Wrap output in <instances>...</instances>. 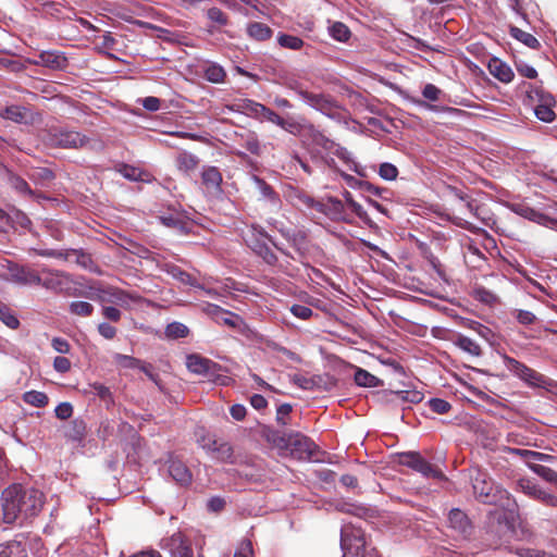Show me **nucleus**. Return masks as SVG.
Here are the masks:
<instances>
[{
  "label": "nucleus",
  "mask_w": 557,
  "mask_h": 557,
  "mask_svg": "<svg viewBox=\"0 0 557 557\" xmlns=\"http://www.w3.org/2000/svg\"><path fill=\"white\" fill-rule=\"evenodd\" d=\"M343 557H364L366 540L360 530H342Z\"/></svg>",
  "instance_id": "6"
},
{
  "label": "nucleus",
  "mask_w": 557,
  "mask_h": 557,
  "mask_svg": "<svg viewBox=\"0 0 557 557\" xmlns=\"http://www.w3.org/2000/svg\"><path fill=\"white\" fill-rule=\"evenodd\" d=\"M448 525L462 539H467L471 535L472 524L467 515L458 508H453L449 511Z\"/></svg>",
  "instance_id": "15"
},
{
  "label": "nucleus",
  "mask_w": 557,
  "mask_h": 557,
  "mask_svg": "<svg viewBox=\"0 0 557 557\" xmlns=\"http://www.w3.org/2000/svg\"><path fill=\"white\" fill-rule=\"evenodd\" d=\"M343 197L345 199L346 205L351 209V211L363 222H369V215L363 207L354 200V197L350 191L345 190L343 193Z\"/></svg>",
  "instance_id": "39"
},
{
  "label": "nucleus",
  "mask_w": 557,
  "mask_h": 557,
  "mask_svg": "<svg viewBox=\"0 0 557 557\" xmlns=\"http://www.w3.org/2000/svg\"><path fill=\"white\" fill-rule=\"evenodd\" d=\"M511 314L522 325H531L537 320L536 315L529 310L515 309Z\"/></svg>",
  "instance_id": "53"
},
{
  "label": "nucleus",
  "mask_w": 557,
  "mask_h": 557,
  "mask_svg": "<svg viewBox=\"0 0 557 557\" xmlns=\"http://www.w3.org/2000/svg\"><path fill=\"white\" fill-rule=\"evenodd\" d=\"M165 336L170 339L184 338L188 335V327L181 322H172L165 327Z\"/></svg>",
  "instance_id": "42"
},
{
  "label": "nucleus",
  "mask_w": 557,
  "mask_h": 557,
  "mask_svg": "<svg viewBox=\"0 0 557 557\" xmlns=\"http://www.w3.org/2000/svg\"><path fill=\"white\" fill-rule=\"evenodd\" d=\"M355 382L362 387H376L381 384V380L371 374L367 370L358 369L355 373Z\"/></svg>",
  "instance_id": "33"
},
{
  "label": "nucleus",
  "mask_w": 557,
  "mask_h": 557,
  "mask_svg": "<svg viewBox=\"0 0 557 557\" xmlns=\"http://www.w3.org/2000/svg\"><path fill=\"white\" fill-rule=\"evenodd\" d=\"M428 404L430 409L438 414L447 413L451 409V405L442 398H431Z\"/></svg>",
  "instance_id": "57"
},
{
  "label": "nucleus",
  "mask_w": 557,
  "mask_h": 557,
  "mask_svg": "<svg viewBox=\"0 0 557 557\" xmlns=\"http://www.w3.org/2000/svg\"><path fill=\"white\" fill-rule=\"evenodd\" d=\"M30 546L33 549H36L34 557H44L46 555V550L40 539H34L30 542ZM0 557H27V555L25 553V547L20 541H10L0 544Z\"/></svg>",
  "instance_id": "11"
},
{
  "label": "nucleus",
  "mask_w": 557,
  "mask_h": 557,
  "mask_svg": "<svg viewBox=\"0 0 557 557\" xmlns=\"http://www.w3.org/2000/svg\"><path fill=\"white\" fill-rule=\"evenodd\" d=\"M529 468L543 480L557 486V472L554 469L539 463H529Z\"/></svg>",
  "instance_id": "34"
},
{
  "label": "nucleus",
  "mask_w": 557,
  "mask_h": 557,
  "mask_svg": "<svg viewBox=\"0 0 557 557\" xmlns=\"http://www.w3.org/2000/svg\"><path fill=\"white\" fill-rule=\"evenodd\" d=\"M487 69L491 75L502 83H510L513 79L515 74L511 67L498 58L491 59Z\"/></svg>",
  "instance_id": "21"
},
{
  "label": "nucleus",
  "mask_w": 557,
  "mask_h": 557,
  "mask_svg": "<svg viewBox=\"0 0 557 557\" xmlns=\"http://www.w3.org/2000/svg\"><path fill=\"white\" fill-rule=\"evenodd\" d=\"M286 447L290 455L298 460H310L318 450V446L311 438L298 433L288 436Z\"/></svg>",
  "instance_id": "8"
},
{
  "label": "nucleus",
  "mask_w": 557,
  "mask_h": 557,
  "mask_svg": "<svg viewBox=\"0 0 557 557\" xmlns=\"http://www.w3.org/2000/svg\"><path fill=\"white\" fill-rule=\"evenodd\" d=\"M247 34L256 40L263 41L271 38L272 29L263 23L252 22L247 26Z\"/></svg>",
  "instance_id": "29"
},
{
  "label": "nucleus",
  "mask_w": 557,
  "mask_h": 557,
  "mask_svg": "<svg viewBox=\"0 0 557 557\" xmlns=\"http://www.w3.org/2000/svg\"><path fill=\"white\" fill-rule=\"evenodd\" d=\"M226 76V73L224 69L218 64H209L205 69V77L210 83L220 84L224 82V78Z\"/></svg>",
  "instance_id": "40"
},
{
  "label": "nucleus",
  "mask_w": 557,
  "mask_h": 557,
  "mask_svg": "<svg viewBox=\"0 0 557 557\" xmlns=\"http://www.w3.org/2000/svg\"><path fill=\"white\" fill-rule=\"evenodd\" d=\"M282 236L302 256L307 250V233L299 228L281 227Z\"/></svg>",
  "instance_id": "18"
},
{
  "label": "nucleus",
  "mask_w": 557,
  "mask_h": 557,
  "mask_svg": "<svg viewBox=\"0 0 557 557\" xmlns=\"http://www.w3.org/2000/svg\"><path fill=\"white\" fill-rule=\"evenodd\" d=\"M198 163V158L187 151L181 152L176 158L177 169L186 174L194 171Z\"/></svg>",
  "instance_id": "30"
},
{
  "label": "nucleus",
  "mask_w": 557,
  "mask_h": 557,
  "mask_svg": "<svg viewBox=\"0 0 557 557\" xmlns=\"http://www.w3.org/2000/svg\"><path fill=\"white\" fill-rule=\"evenodd\" d=\"M172 275L184 284L196 286V280L189 273L181 270L180 268H174L172 270Z\"/></svg>",
  "instance_id": "63"
},
{
  "label": "nucleus",
  "mask_w": 557,
  "mask_h": 557,
  "mask_svg": "<svg viewBox=\"0 0 557 557\" xmlns=\"http://www.w3.org/2000/svg\"><path fill=\"white\" fill-rule=\"evenodd\" d=\"M345 178L350 185L354 182V183L358 184L361 189H363L372 195L379 196V197H382V193L386 190L384 188L374 186L369 182H361V181L357 182L356 178L351 175H345Z\"/></svg>",
  "instance_id": "55"
},
{
  "label": "nucleus",
  "mask_w": 557,
  "mask_h": 557,
  "mask_svg": "<svg viewBox=\"0 0 557 557\" xmlns=\"http://www.w3.org/2000/svg\"><path fill=\"white\" fill-rule=\"evenodd\" d=\"M69 311L78 317H89L94 311V306L87 301H72Z\"/></svg>",
  "instance_id": "46"
},
{
  "label": "nucleus",
  "mask_w": 557,
  "mask_h": 557,
  "mask_svg": "<svg viewBox=\"0 0 557 557\" xmlns=\"http://www.w3.org/2000/svg\"><path fill=\"white\" fill-rule=\"evenodd\" d=\"M290 312L298 319L308 320L312 317L313 311L311 308L304 305H293Z\"/></svg>",
  "instance_id": "59"
},
{
  "label": "nucleus",
  "mask_w": 557,
  "mask_h": 557,
  "mask_svg": "<svg viewBox=\"0 0 557 557\" xmlns=\"http://www.w3.org/2000/svg\"><path fill=\"white\" fill-rule=\"evenodd\" d=\"M253 181L263 198L268 199L269 201L273 202L274 205H277L280 202V198H278L277 194L274 191V189L268 183H265V181H263L262 178H260L258 176H253Z\"/></svg>",
  "instance_id": "38"
},
{
  "label": "nucleus",
  "mask_w": 557,
  "mask_h": 557,
  "mask_svg": "<svg viewBox=\"0 0 557 557\" xmlns=\"http://www.w3.org/2000/svg\"><path fill=\"white\" fill-rule=\"evenodd\" d=\"M33 63L51 70H62L66 66L67 59L57 51H41Z\"/></svg>",
  "instance_id": "17"
},
{
  "label": "nucleus",
  "mask_w": 557,
  "mask_h": 557,
  "mask_svg": "<svg viewBox=\"0 0 557 557\" xmlns=\"http://www.w3.org/2000/svg\"><path fill=\"white\" fill-rule=\"evenodd\" d=\"M12 280L21 285H39V272L26 267L14 265L10 268Z\"/></svg>",
  "instance_id": "19"
},
{
  "label": "nucleus",
  "mask_w": 557,
  "mask_h": 557,
  "mask_svg": "<svg viewBox=\"0 0 557 557\" xmlns=\"http://www.w3.org/2000/svg\"><path fill=\"white\" fill-rule=\"evenodd\" d=\"M233 557H255L253 546L250 540H242L234 552Z\"/></svg>",
  "instance_id": "54"
},
{
  "label": "nucleus",
  "mask_w": 557,
  "mask_h": 557,
  "mask_svg": "<svg viewBox=\"0 0 557 557\" xmlns=\"http://www.w3.org/2000/svg\"><path fill=\"white\" fill-rule=\"evenodd\" d=\"M511 210L518 215L528 219L532 222H535L540 225L555 227L557 226V219L550 218L547 214H544L528 205L524 203H515L511 206Z\"/></svg>",
  "instance_id": "14"
},
{
  "label": "nucleus",
  "mask_w": 557,
  "mask_h": 557,
  "mask_svg": "<svg viewBox=\"0 0 557 557\" xmlns=\"http://www.w3.org/2000/svg\"><path fill=\"white\" fill-rule=\"evenodd\" d=\"M160 546L166 550L171 557H193V549L186 543L184 535L176 532L169 537L162 539Z\"/></svg>",
  "instance_id": "13"
},
{
  "label": "nucleus",
  "mask_w": 557,
  "mask_h": 557,
  "mask_svg": "<svg viewBox=\"0 0 557 557\" xmlns=\"http://www.w3.org/2000/svg\"><path fill=\"white\" fill-rule=\"evenodd\" d=\"M517 490L524 495L541 502L545 506L557 507V496L543 490L531 479H519L517 481Z\"/></svg>",
  "instance_id": "9"
},
{
  "label": "nucleus",
  "mask_w": 557,
  "mask_h": 557,
  "mask_svg": "<svg viewBox=\"0 0 557 557\" xmlns=\"http://www.w3.org/2000/svg\"><path fill=\"white\" fill-rule=\"evenodd\" d=\"M65 253H70L69 260H74L77 264H79L84 269H87L90 271L92 270L94 261H92L90 255H88L82 250H76V249L66 250Z\"/></svg>",
  "instance_id": "41"
},
{
  "label": "nucleus",
  "mask_w": 557,
  "mask_h": 557,
  "mask_svg": "<svg viewBox=\"0 0 557 557\" xmlns=\"http://www.w3.org/2000/svg\"><path fill=\"white\" fill-rule=\"evenodd\" d=\"M262 103L253 101L251 99H238L228 106V109L234 112L245 113L248 116L259 119V112Z\"/></svg>",
  "instance_id": "23"
},
{
  "label": "nucleus",
  "mask_w": 557,
  "mask_h": 557,
  "mask_svg": "<svg viewBox=\"0 0 557 557\" xmlns=\"http://www.w3.org/2000/svg\"><path fill=\"white\" fill-rule=\"evenodd\" d=\"M50 141L52 145L65 149L101 150L103 148V143L101 140L67 129L51 131Z\"/></svg>",
  "instance_id": "3"
},
{
  "label": "nucleus",
  "mask_w": 557,
  "mask_h": 557,
  "mask_svg": "<svg viewBox=\"0 0 557 557\" xmlns=\"http://www.w3.org/2000/svg\"><path fill=\"white\" fill-rule=\"evenodd\" d=\"M202 184L207 190L218 194L221 190L222 175L218 168L207 166L201 172Z\"/></svg>",
  "instance_id": "22"
},
{
  "label": "nucleus",
  "mask_w": 557,
  "mask_h": 557,
  "mask_svg": "<svg viewBox=\"0 0 557 557\" xmlns=\"http://www.w3.org/2000/svg\"><path fill=\"white\" fill-rule=\"evenodd\" d=\"M160 220H161L162 224H164L165 226L176 228L181 233L186 234L189 232L188 224L178 216L170 214V215L161 216Z\"/></svg>",
  "instance_id": "47"
},
{
  "label": "nucleus",
  "mask_w": 557,
  "mask_h": 557,
  "mask_svg": "<svg viewBox=\"0 0 557 557\" xmlns=\"http://www.w3.org/2000/svg\"><path fill=\"white\" fill-rule=\"evenodd\" d=\"M473 494L483 504L508 507L510 494L507 490L494 483L486 472L479 469L471 475Z\"/></svg>",
  "instance_id": "2"
},
{
  "label": "nucleus",
  "mask_w": 557,
  "mask_h": 557,
  "mask_svg": "<svg viewBox=\"0 0 557 557\" xmlns=\"http://www.w3.org/2000/svg\"><path fill=\"white\" fill-rule=\"evenodd\" d=\"M515 64H516L517 71L520 75H522L527 78H531V79H533L537 76L536 70L533 66L527 64L525 62L516 61Z\"/></svg>",
  "instance_id": "60"
},
{
  "label": "nucleus",
  "mask_w": 557,
  "mask_h": 557,
  "mask_svg": "<svg viewBox=\"0 0 557 557\" xmlns=\"http://www.w3.org/2000/svg\"><path fill=\"white\" fill-rule=\"evenodd\" d=\"M510 35L531 49H539L541 47L540 41L532 34L519 27L512 26L510 28Z\"/></svg>",
  "instance_id": "31"
},
{
  "label": "nucleus",
  "mask_w": 557,
  "mask_h": 557,
  "mask_svg": "<svg viewBox=\"0 0 557 557\" xmlns=\"http://www.w3.org/2000/svg\"><path fill=\"white\" fill-rule=\"evenodd\" d=\"M441 94L442 90L433 84H426L422 90L423 97L431 101H437Z\"/></svg>",
  "instance_id": "64"
},
{
  "label": "nucleus",
  "mask_w": 557,
  "mask_h": 557,
  "mask_svg": "<svg viewBox=\"0 0 557 557\" xmlns=\"http://www.w3.org/2000/svg\"><path fill=\"white\" fill-rule=\"evenodd\" d=\"M330 35L332 38H334L337 41L345 42L350 37L351 33L349 28L341 23L335 22L330 28H329Z\"/></svg>",
  "instance_id": "44"
},
{
  "label": "nucleus",
  "mask_w": 557,
  "mask_h": 557,
  "mask_svg": "<svg viewBox=\"0 0 557 557\" xmlns=\"http://www.w3.org/2000/svg\"><path fill=\"white\" fill-rule=\"evenodd\" d=\"M249 246L253 250V252H256L259 257L263 259L265 263L274 265L277 262L276 255L267 245V243L261 242L259 239H255L249 243Z\"/></svg>",
  "instance_id": "26"
},
{
  "label": "nucleus",
  "mask_w": 557,
  "mask_h": 557,
  "mask_svg": "<svg viewBox=\"0 0 557 557\" xmlns=\"http://www.w3.org/2000/svg\"><path fill=\"white\" fill-rule=\"evenodd\" d=\"M449 191L457 199L465 201L467 209L471 213L475 214L476 207L474 206V203L471 200L468 199V196L462 190H460L456 187H449Z\"/></svg>",
  "instance_id": "61"
},
{
  "label": "nucleus",
  "mask_w": 557,
  "mask_h": 557,
  "mask_svg": "<svg viewBox=\"0 0 557 557\" xmlns=\"http://www.w3.org/2000/svg\"><path fill=\"white\" fill-rule=\"evenodd\" d=\"M453 344L471 356L480 357L482 355L481 346L475 341L461 333L454 336Z\"/></svg>",
  "instance_id": "24"
},
{
  "label": "nucleus",
  "mask_w": 557,
  "mask_h": 557,
  "mask_svg": "<svg viewBox=\"0 0 557 557\" xmlns=\"http://www.w3.org/2000/svg\"><path fill=\"white\" fill-rule=\"evenodd\" d=\"M317 211L323 213L332 221L352 222V219L345 211L344 203L335 197H329L325 202L320 201V205H317Z\"/></svg>",
  "instance_id": "12"
},
{
  "label": "nucleus",
  "mask_w": 557,
  "mask_h": 557,
  "mask_svg": "<svg viewBox=\"0 0 557 557\" xmlns=\"http://www.w3.org/2000/svg\"><path fill=\"white\" fill-rule=\"evenodd\" d=\"M0 320L12 330H15L20 326L18 319L4 305H0Z\"/></svg>",
  "instance_id": "50"
},
{
  "label": "nucleus",
  "mask_w": 557,
  "mask_h": 557,
  "mask_svg": "<svg viewBox=\"0 0 557 557\" xmlns=\"http://www.w3.org/2000/svg\"><path fill=\"white\" fill-rule=\"evenodd\" d=\"M119 172L125 177L126 180L134 181V182H148V174L144 172L143 170L128 165V164H122L119 169Z\"/></svg>",
  "instance_id": "35"
},
{
  "label": "nucleus",
  "mask_w": 557,
  "mask_h": 557,
  "mask_svg": "<svg viewBox=\"0 0 557 557\" xmlns=\"http://www.w3.org/2000/svg\"><path fill=\"white\" fill-rule=\"evenodd\" d=\"M543 102L542 104H537L534 108L535 116L546 123L553 122L556 117L555 112L550 108L553 98L550 96H546L542 98Z\"/></svg>",
  "instance_id": "28"
},
{
  "label": "nucleus",
  "mask_w": 557,
  "mask_h": 557,
  "mask_svg": "<svg viewBox=\"0 0 557 557\" xmlns=\"http://www.w3.org/2000/svg\"><path fill=\"white\" fill-rule=\"evenodd\" d=\"M54 412L57 418L66 420L73 414V406L66 401L61 403L55 407Z\"/></svg>",
  "instance_id": "62"
},
{
  "label": "nucleus",
  "mask_w": 557,
  "mask_h": 557,
  "mask_svg": "<svg viewBox=\"0 0 557 557\" xmlns=\"http://www.w3.org/2000/svg\"><path fill=\"white\" fill-rule=\"evenodd\" d=\"M207 17L211 22L218 24L219 26H225L228 23L227 15L222 10H220L219 8H215V7L210 8L207 11Z\"/></svg>",
  "instance_id": "56"
},
{
  "label": "nucleus",
  "mask_w": 557,
  "mask_h": 557,
  "mask_svg": "<svg viewBox=\"0 0 557 557\" xmlns=\"http://www.w3.org/2000/svg\"><path fill=\"white\" fill-rule=\"evenodd\" d=\"M300 137H302L308 144L320 147L325 151H332L335 147V143L327 138L312 124H305L302 132H300Z\"/></svg>",
  "instance_id": "16"
},
{
  "label": "nucleus",
  "mask_w": 557,
  "mask_h": 557,
  "mask_svg": "<svg viewBox=\"0 0 557 557\" xmlns=\"http://www.w3.org/2000/svg\"><path fill=\"white\" fill-rule=\"evenodd\" d=\"M23 400L30 406L42 408L48 405L49 398L44 392L29 391L23 394Z\"/></svg>",
  "instance_id": "36"
},
{
  "label": "nucleus",
  "mask_w": 557,
  "mask_h": 557,
  "mask_svg": "<svg viewBox=\"0 0 557 557\" xmlns=\"http://www.w3.org/2000/svg\"><path fill=\"white\" fill-rule=\"evenodd\" d=\"M39 285L57 294L64 293L70 288V275L60 270L42 268L39 271Z\"/></svg>",
  "instance_id": "7"
},
{
  "label": "nucleus",
  "mask_w": 557,
  "mask_h": 557,
  "mask_svg": "<svg viewBox=\"0 0 557 557\" xmlns=\"http://www.w3.org/2000/svg\"><path fill=\"white\" fill-rule=\"evenodd\" d=\"M208 449L216 453L218 459L223 462H234L233 447L231 444L223 442L219 443L218 441H212V443L208 446Z\"/></svg>",
  "instance_id": "27"
},
{
  "label": "nucleus",
  "mask_w": 557,
  "mask_h": 557,
  "mask_svg": "<svg viewBox=\"0 0 557 557\" xmlns=\"http://www.w3.org/2000/svg\"><path fill=\"white\" fill-rule=\"evenodd\" d=\"M11 187L22 195H33V190L30 189L28 183L18 175H11L9 178Z\"/></svg>",
  "instance_id": "51"
},
{
  "label": "nucleus",
  "mask_w": 557,
  "mask_h": 557,
  "mask_svg": "<svg viewBox=\"0 0 557 557\" xmlns=\"http://www.w3.org/2000/svg\"><path fill=\"white\" fill-rule=\"evenodd\" d=\"M510 453L513 455H517L523 459H534V460H539V461H547L553 458L552 456L540 453V451L520 449V448H511Z\"/></svg>",
  "instance_id": "48"
},
{
  "label": "nucleus",
  "mask_w": 557,
  "mask_h": 557,
  "mask_svg": "<svg viewBox=\"0 0 557 557\" xmlns=\"http://www.w3.org/2000/svg\"><path fill=\"white\" fill-rule=\"evenodd\" d=\"M0 115L3 117V119H7V120H10V121H13L15 123H24L25 120H26V115H27V110L25 107H21V106H10V107H7L1 113Z\"/></svg>",
  "instance_id": "32"
},
{
  "label": "nucleus",
  "mask_w": 557,
  "mask_h": 557,
  "mask_svg": "<svg viewBox=\"0 0 557 557\" xmlns=\"http://www.w3.org/2000/svg\"><path fill=\"white\" fill-rule=\"evenodd\" d=\"M379 175L385 181H394L398 176V169L389 162H383L379 166Z\"/></svg>",
  "instance_id": "52"
},
{
  "label": "nucleus",
  "mask_w": 557,
  "mask_h": 557,
  "mask_svg": "<svg viewBox=\"0 0 557 557\" xmlns=\"http://www.w3.org/2000/svg\"><path fill=\"white\" fill-rule=\"evenodd\" d=\"M503 360L505 367L513 375L525 382L528 385L534 387H542L546 384V377L543 374L529 368L527 364L520 362L519 360L507 355L503 356Z\"/></svg>",
  "instance_id": "4"
},
{
  "label": "nucleus",
  "mask_w": 557,
  "mask_h": 557,
  "mask_svg": "<svg viewBox=\"0 0 557 557\" xmlns=\"http://www.w3.org/2000/svg\"><path fill=\"white\" fill-rule=\"evenodd\" d=\"M113 361L115 362L116 366L123 369H139L143 362L141 360L134 358L132 356L122 355L117 352L113 355Z\"/></svg>",
  "instance_id": "45"
},
{
  "label": "nucleus",
  "mask_w": 557,
  "mask_h": 557,
  "mask_svg": "<svg viewBox=\"0 0 557 557\" xmlns=\"http://www.w3.org/2000/svg\"><path fill=\"white\" fill-rule=\"evenodd\" d=\"M169 473L171 478L182 486H187L191 483V472L187 466L178 459L169 460Z\"/></svg>",
  "instance_id": "20"
},
{
  "label": "nucleus",
  "mask_w": 557,
  "mask_h": 557,
  "mask_svg": "<svg viewBox=\"0 0 557 557\" xmlns=\"http://www.w3.org/2000/svg\"><path fill=\"white\" fill-rule=\"evenodd\" d=\"M45 503L44 493L33 487L14 484L2 492L3 522L24 523L36 517Z\"/></svg>",
  "instance_id": "1"
},
{
  "label": "nucleus",
  "mask_w": 557,
  "mask_h": 557,
  "mask_svg": "<svg viewBox=\"0 0 557 557\" xmlns=\"http://www.w3.org/2000/svg\"><path fill=\"white\" fill-rule=\"evenodd\" d=\"M187 369L196 374H206L215 363L199 355H189L186 361Z\"/></svg>",
  "instance_id": "25"
},
{
  "label": "nucleus",
  "mask_w": 557,
  "mask_h": 557,
  "mask_svg": "<svg viewBox=\"0 0 557 557\" xmlns=\"http://www.w3.org/2000/svg\"><path fill=\"white\" fill-rule=\"evenodd\" d=\"M277 42L281 47L290 50H300L304 46V40L297 36L280 34Z\"/></svg>",
  "instance_id": "43"
},
{
  "label": "nucleus",
  "mask_w": 557,
  "mask_h": 557,
  "mask_svg": "<svg viewBox=\"0 0 557 557\" xmlns=\"http://www.w3.org/2000/svg\"><path fill=\"white\" fill-rule=\"evenodd\" d=\"M86 433V424L82 419H74L70 423V428L66 432V436L75 442H81Z\"/></svg>",
  "instance_id": "37"
},
{
  "label": "nucleus",
  "mask_w": 557,
  "mask_h": 557,
  "mask_svg": "<svg viewBox=\"0 0 557 557\" xmlns=\"http://www.w3.org/2000/svg\"><path fill=\"white\" fill-rule=\"evenodd\" d=\"M293 383L302 389H313L317 386V377H307L300 374H295L292 379Z\"/></svg>",
  "instance_id": "58"
},
{
  "label": "nucleus",
  "mask_w": 557,
  "mask_h": 557,
  "mask_svg": "<svg viewBox=\"0 0 557 557\" xmlns=\"http://www.w3.org/2000/svg\"><path fill=\"white\" fill-rule=\"evenodd\" d=\"M399 463L420 472L425 478H441V471L433 468L419 453L407 451L399 455Z\"/></svg>",
  "instance_id": "10"
},
{
  "label": "nucleus",
  "mask_w": 557,
  "mask_h": 557,
  "mask_svg": "<svg viewBox=\"0 0 557 557\" xmlns=\"http://www.w3.org/2000/svg\"><path fill=\"white\" fill-rule=\"evenodd\" d=\"M299 97L310 107L321 113L334 117L339 109L337 102L324 94L310 92L305 89H297Z\"/></svg>",
  "instance_id": "5"
},
{
  "label": "nucleus",
  "mask_w": 557,
  "mask_h": 557,
  "mask_svg": "<svg viewBox=\"0 0 557 557\" xmlns=\"http://www.w3.org/2000/svg\"><path fill=\"white\" fill-rule=\"evenodd\" d=\"M423 398V395L420 392L416 391H399L394 393L393 401H409V403H420Z\"/></svg>",
  "instance_id": "49"
}]
</instances>
